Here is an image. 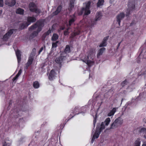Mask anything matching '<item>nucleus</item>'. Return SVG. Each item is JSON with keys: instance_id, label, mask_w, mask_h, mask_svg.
I'll return each mask as SVG.
<instances>
[{"instance_id": "nucleus-1", "label": "nucleus", "mask_w": 146, "mask_h": 146, "mask_svg": "<svg viewBox=\"0 0 146 146\" xmlns=\"http://www.w3.org/2000/svg\"><path fill=\"white\" fill-rule=\"evenodd\" d=\"M44 25L43 21H38L35 25L32 26L29 29V30H36V31H35L31 33L30 36V38L32 39L36 36L38 33L41 30L42 28Z\"/></svg>"}, {"instance_id": "nucleus-2", "label": "nucleus", "mask_w": 146, "mask_h": 146, "mask_svg": "<svg viewBox=\"0 0 146 146\" xmlns=\"http://www.w3.org/2000/svg\"><path fill=\"white\" fill-rule=\"evenodd\" d=\"M123 120L120 117H119L116 119L114 122L111 124L110 129H114L120 126L123 123Z\"/></svg>"}, {"instance_id": "nucleus-3", "label": "nucleus", "mask_w": 146, "mask_h": 146, "mask_svg": "<svg viewBox=\"0 0 146 146\" xmlns=\"http://www.w3.org/2000/svg\"><path fill=\"white\" fill-rule=\"evenodd\" d=\"M90 2H88L85 3L84 4V7L82 9L81 12L82 13H84L85 15H88L90 14V11L89 9Z\"/></svg>"}, {"instance_id": "nucleus-4", "label": "nucleus", "mask_w": 146, "mask_h": 146, "mask_svg": "<svg viewBox=\"0 0 146 146\" xmlns=\"http://www.w3.org/2000/svg\"><path fill=\"white\" fill-rule=\"evenodd\" d=\"M36 18L34 17H29L27 18V22L25 24H23L21 26V29H23L25 27H27L31 23L35 22L36 21Z\"/></svg>"}, {"instance_id": "nucleus-5", "label": "nucleus", "mask_w": 146, "mask_h": 146, "mask_svg": "<svg viewBox=\"0 0 146 146\" xmlns=\"http://www.w3.org/2000/svg\"><path fill=\"white\" fill-rule=\"evenodd\" d=\"M65 58L66 55H63V54H61L60 56L56 58L55 62L60 67L61 63L63 62V60L65 59Z\"/></svg>"}, {"instance_id": "nucleus-6", "label": "nucleus", "mask_w": 146, "mask_h": 146, "mask_svg": "<svg viewBox=\"0 0 146 146\" xmlns=\"http://www.w3.org/2000/svg\"><path fill=\"white\" fill-rule=\"evenodd\" d=\"M125 17V14L124 13L121 12L117 16V21L118 22L119 26L120 25L121 21Z\"/></svg>"}, {"instance_id": "nucleus-7", "label": "nucleus", "mask_w": 146, "mask_h": 146, "mask_svg": "<svg viewBox=\"0 0 146 146\" xmlns=\"http://www.w3.org/2000/svg\"><path fill=\"white\" fill-rule=\"evenodd\" d=\"M128 8L127 10L126 15H128L130 12V10H131L133 9L135 7V4L133 2H129L128 4Z\"/></svg>"}, {"instance_id": "nucleus-8", "label": "nucleus", "mask_w": 146, "mask_h": 146, "mask_svg": "<svg viewBox=\"0 0 146 146\" xmlns=\"http://www.w3.org/2000/svg\"><path fill=\"white\" fill-rule=\"evenodd\" d=\"M14 29H10L4 35L3 38L4 40H7L13 33Z\"/></svg>"}, {"instance_id": "nucleus-9", "label": "nucleus", "mask_w": 146, "mask_h": 146, "mask_svg": "<svg viewBox=\"0 0 146 146\" xmlns=\"http://www.w3.org/2000/svg\"><path fill=\"white\" fill-rule=\"evenodd\" d=\"M16 3L15 0H6L5 4L9 6L12 7L14 6Z\"/></svg>"}, {"instance_id": "nucleus-10", "label": "nucleus", "mask_w": 146, "mask_h": 146, "mask_svg": "<svg viewBox=\"0 0 146 146\" xmlns=\"http://www.w3.org/2000/svg\"><path fill=\"white\" fill-rule=\"evenodd\" d=\"M36 7V6L35 4L33 2L31 3L29 5V8L30 11L31 12H34L35 9Z\"/></svg>"}, {"instance_id": "nucleus-11", "label": "nucleus", "mask_w": 146, "mask_h": 146, "mask_svg": "<svg viewBox=\"0 0 146 146\" xmlns=\"http://www.w3.org/2000/svg\"><path fill=\"white\" fill-rule=\"evenodd\" d=\"M56 73L54 70L53 69L51 70L49 76V79L50 80H53V78L55 77Z\"/></svg>"}, {"instance_id": "nucleus-12", "label": "nucleus", "mask_w": 146, "mask_h": 146, "mask_svg": "<svg viewBox=\"0 0 146 146\" xmlns=\"http://www.w3.org/2000/svg\"><path fill=\"white\" fill-rule=\"evenodd\" d=\"M21 52L19 50H17L16 51V54L18 62L19 63L21 60Z\"/></svg>"}, {"instance_id": "nucleus-13", "label": "nucleus", "mask_w": 146, "mask_h": 146, "mask_svg": "<svg viewBox=\"0 0 146 146\" xmlns=\"http://www.w3.org/2000/svg\"><path fill=\"white\" fill-rule=\"evenodd\" d=\"M101 132L99 131L98 129H97L94 134V135L92 141L95 138H97L98 137Z\"/></svg>"}, {"instance_id": "nucleus-14", "label": "nucleus", "mask_w": 146, "mask_h": 146, "mask_svg": "<svg viewBox=\"0 0 146 146\" xmlns=\"http://www.w3.org/2000/svg\"><path fill=\"white\" fill-rule=\"evenodd\" d=\"M70 52V48L68 45L66 46L64 49V52H62L61 54H63V55H66V54L69 53Z\"/></svg>"}, {"instance_id": "nucleus-15", "label": "nucleus", "mask_w": 146, "mask_h": 146, "mask_svg": "<svg viewBox=\"0 0 146 146\" xmlns=\"http://www.w3.org/2000/svg\"><path fill=\"white\" fill-rule=\"evenodd\" d=\"M62 7L61 5H59L57 8L56 10L53 13V16L57 15L61 11Z\"/></svg>"}, {"instance_id": "nucleus-16", "label": "nucleus", "mask_w": 146, "mask_h": 146, "mask_svg": "<svg viewBox=\"0 0 146 146\" xmlns=\"http://www.w3.org/2000/svg\"><path fill=\"white\" fill-rule=\"evenodd\" d=\"M33 58L32 57H30L29 58L28 62L27 63L25 67V69H27L28 67L33 62Z\"/></svg>"}, {"instance_id": "nucleus-17", "label": "nucleus", "mask_w": 146, "mask_h": 146, "mask_svg": "<svg viewBox=\"0 0 146 146\" xmlns=\"http://www.w3.org/2000/svg\"><path fill=\"white\" fill-rule=\"evenodd\" d=\"M108 39V38L106 37L104 38V39L103 40L99 45V47H102L106 46L107 45L106 41Z\"/></svg>"}, {"instance_id": "nucleus-18", "label": "nucleus", "mask_w": 146, "mask_h": 146, "mask_svg": "<svg viewBox=\"0 0 146 146\" xmlns=\"http://www.w3.org/2000/svg\"><path fill=\"white\" fill-rule=\"evenodd\" d=\"M82 61L83 62H85L89 66H91L93 65L94 63V62L93 61L88 59L86 60L85 59L84 60H82Z\"/></svg>"}, {"instance_id": "nucleus-19", "label": "nucleus", "mask_w": 146, "mask_h": 146, "mask_svg": "<svg viewBox=\"0 0 146 146\" xmlns=\"http://www.w3.org/2000/svg\"><path fill=\"white\" fill-rule=\"evenodd\" d=\"M102 16V15L101 13L99 12L96 14L95 20L98 21L100 20Z\"/></svg>"}, {"instance_id": "nucleus-20", "label": "nucleus", "mask_w": 146, "mask_h": 146, "mask_svg": "<svg viewBox=\"0 0 146 146\" xmlns=\"http://www.w3.org/2000/svg\"><path fill=\"white\" fill-rule=\"evenodd\" d=\"M105 50V48H102L99 49L98 52L97 54V56L98 57L102 55Z\"/></svg>"}, {"instance_id": "nucleus-21", "label": "nucleus", "mask_w": 146, "mask_h": 146, "mask_svg": "<svg viewBox=\"0 0 146 146\" xmlns=\"http://www.w3.org/2000/svg\"><path fill=\"white\" fill-rule=\"evenodd\" d=\"M24 10L20 8L17 9L16 11V12L17 13L20 15H23L24 13Z\"/></svg>"}, {"instance_id": "nucleus-22", "label": "nucleus", "mask_w": 146, "mask_h": 146, "mask_svg": "<svg viewBox=\"0 0 146 146\" xmlns=\"http://www.w3.org/2000/svg\"><path fill=\"white\" fill-rule=\"evenodd\" d=\"M58 38V35L56 34H53L52 36L51 40L53 41H55Z\"/></svg>"}, {"instance_id": "nucleus-23", "label": "nucleus", "mask_w": 146, "mask_h": 146, "mask_svg": "<svg viewBox=\"0 0 146 146\" xmlns=\"http://www.w3.org/2000/svg\"><path fill=\"white\" fill-rule=\"evenodd\" d=\"M105 128V127L104 124V122H102L101 124L100 128H97V129H98L99 131L101 132L103 129H104Z\"/></svg>"}, {"instance_id": "nucleus-24", "label": "nucleus", "mask_w": 146, "mask_h": 146, "mask_svg": "<svg viewBox=\"0 0 146 146\" xmlns=\"http://www.w3.org/2000/svg\"><path fill=\"white\" fill-rule=\"evenodd\" d=\"M116 111V109L115 108H113L112 110L110 111V112L108 114V116H111L113 115L115 112Z\"/></svg>"}, {"instance_id": "nucleus-25", "label": "nucleus", "mask_w": 146, "mask_h": 146, "mask_svg": "<svg viewBox=\"0 0 146 146\" xmlns=\"http://www.w3.org/2000/svg\"><path fill=\"white\" fill-rule=\"evenodd\" d=\"M110 121L111 120L110 118L108 117L106 119L104 122L105 125L108 126L109 125Z\"/></svg>"}, {"instance_id": "nucleus-26", "label": "nucleus", "mask_w": 146, "mask_h": 146, "mask_svg": "<svg viewBox=\"0 0 146 146\" xmlns=\"http://www.w3.org/2000/svg\"><path fill=\"white\" fill-rule=\"evenodd\" d=\"M33 86L35 88H38L39 87V84L37 81L35 82L33 84Z\"/></svg>"}, {"instance_id": "nucleus-27", "label": "nucleus", "mask_w": 146, "mask_h": 146, "mask_svg": "<svg viewBox=\"0 0 146 146\" xmlns=\"http://www.w3.org/2000/svg\"><path fill=\"white\" fill-rule=\"evenodd\" d=\"M104 3V0H98V2L97 3V6L100 7Z\"/></svg>"}, {"instance_id": "nucleus-28", "label": "nucleus", "mask_w": 146, "mask_h": 146, "mask_svg": "<svg viewBox=\"0 0 146 146\" xmlns=\"http://www.w3.org/2000/svg\"><path fill=\"white\" fill-rule=\"evenodd\" d=\"M58 41H56L55 42L52 43V49L53 50L54 48H56L57 46V44L58 43Z\"/></svg>"}, {"instance_id": "nucleus-29", "label": "nucleus", "mask_w": 146, "mask_h": 146, "mask_svg": "<svg viewBox=\"0 0 146 146\" xmlns=\"http://www.w3.org/2000/svg\"><path fill=\"white\" fill-rule=\"evenodd\" d=\"M11 143V142L8 140H6L3 143V146H9Z\"/></svg>"}, {"instance_id": "nucleus-30", "label": "nucleus", "mask_w": 146, "mask_h": 146, "mask_svg": "<svg viewBox=\"0 0 146 146\" xmlns=\"http://www.w3.org/2000/svg\"><path fill=\"white\" fill-rule=\"evenodd\" d=\"M95 54L93 52L91 51L88 54V55L87 56V58L89 59V58H91V56H92L91 57L92 58V57L94 56Z\"/></svg>"}, {"instance_id": "nucleus-31", "label": "nucleus", "mask_w": 146, "mask_h": 146, "mask_svg": "<svg viewBox=\"0 0 146 146\" xmlns=\"http://www.w3.org/2000/svg\"><path fill=\"white\" fill-rule=\"evenodd\" d=\"M35 12L36 14H39L41 12V11L38 9L37 7L34 10V12Z\"/></svg>"}, {"instance_id": "nucleus-32", "label": "nucleus", "mask_w": 146, "mask_h": 146, "mask_svg": "<svg viewBox=\"0 0 146 146\" xmlns=\"http://www.w3.org/2000/svg\"><path fill=\"white\" fill-rule=\"evenodd\" d=\"M72 4V0L70 1V5L69 6L68 8V9H69L70 10H72L73 8V5Z\"/></svg>"}, {"instance_id": "nucleus-33", "label": "nucleus", "mask_w": 146, "mask_h": 146, "mask_svg": "<svg viewBox=\"0 0 146 146\" xmlns=\"http://www.w3.org/2000/svg\"><path fill=\"white\" fill-rule=\"evenodd\" d=\"M140 142L138 141H137L135 142V146H140Z\"/></svg>"}, {"instance_id": "nucleus-34", "label": "nucleus", "mask_w": 146, "mask_h": 146, "mask_svg": "<svg viewBox=\"0 0 146 146\" xmlns=\"http://www.w3.org/2000/svg\"><path fill=\"white\" fill-rule=\"evenodd\" d=\"M45 46H44V47H42L41 48H40V50H39V51L38 52V54H40V53H41V52H42V51L43 50L44 48H45Z\"/></svg>"}, {"instance_id": "nucleus-35", "label": "nucleus", "mask_w": 146, "mask_h": 146, "mask_svg": "<svg viewBox=\"0 0 146 146\" xmlns=\"http://www.w3.org/2000/svg\"><path fill=\"white\" fill-rule=\"evenodd\" d=\"M3 5V0H0V7H2Z\"/></svg>"}, {"instance_id": "nucleus-36", "label": "nucleus", "mask_w": 146, "mask_h": 146, "mask_svg": "<svg viewBox=\"0 0 146 146\" xmlns=\"http://www.w3.org/2000/svg\"><path fill=\"white\" fill-rule=\"evenodd\" d=\"M22 73V70L20 69V70L19 71L18 73L16 75H17L19 77V76L21 74V73Z\"/></svg>"}, {"instance_id": "nucleus-37", "label": "nucleus", "mask_w": 146, "mask_h": 146, "mask_svg": "<svg viewBox=\"0 0 146 146\" xmlns=\"http://www.w3.org/2000/svg\"><path fill=\"white\" fill-rule=\"evenodd\" d=\"M73 22V19H71L69 21V25H70L72 24V23Z\"/></svg>"}, {"instance_id": "nucleus-38", "label": "nucleus", "mask_w": 146, "mask_h": 146, "mask_svg": "<svg viewBox=\"0 0 146 146\" xmlns=\"http://www.w3.org/2000/svg\"><path fill=\"white\" fill-rule=\"evenodd\" d=\"M69 29V28H68V29H67V30L66 31H65L64 32V34L65 35H67V34H68V30Z\"/></svg>"}, {"instance_id": "nucleus-39", "label": "nucleus", "mask_w": 146, "mask_h": 146, "mask_svg": "<svg viewBox=\"0 0 146 146\" xmlns=\"http://www.w3.org/2000/svg\"><path fill=\"white\" fill-rule=\"evenodd\" d=\"M18 77H19L17 75H16V76L13 78V81H15L18 78Z\"/></svg>"}, {"instance_id": "nucleus-40", "label": "nucleus", "mask_w": 146, "mask_h": 146, "mask_svg": "<svg viewBox=\"0 0 146 146\" xmlns=\"http://www.w3.org/2000/svg\"><path fill=\"white\" fill-rule=\"evenodd\" d=\"M33 52L34 53H35L36 52V49L35 48H34L32 50Z\"/></svg>"}, {"instance_id": "nucleus-41", "label": "nucleus", "mask_w": 146, "mask_h": 146, "mask_svg": "<svg viewBox=\"0 0 146 146\" xmlns=\"http://www.w3.org/2000/svg\"><path fill=\"white\" fill-rule=\"evenodd\" d=\"M50 33V31H48L47 32H46V34L47 35H48L49 33Z\"/></svg>"}, {"instance_id": "nucleus-42", "label": "nucleus", "mask_w": 146, "mask_h": 146, "mask_svg": "<svg viewBox=\"0 0 146 146\" xmlns=\"http://www.w3.org/2000/svg\"><path fill=\"white\" fill-rule=\"evenodd\" d=\"M2 13V10H0V16H1Z\"/></svg>"}, {"instance_id": "nucleus-43", "label": "nucleus", "mask_w": 146, "mask_h": 146, "mask_svg": "<svg viewBox=\"0 0 146 146\" xmlns=\"http://www.w3.org/2000/svg\"><path fill=\"white\" fill-rule=\"evenodd\" d=\"M78 34H79V33H74V35H78Z\"/></svg>"}, {"instance_id": "nucleus-44", "label": "nucleus", "mask_w": 146, "mask_h": 146, "mask_svg": "<svg viewBox=\"0 0 146 146\" xmlns=\"http://www.w3.org/2000/svg\"><path fill=\"white\" fill-rule=\"evenodd\" d=\"M142 146H146V143H144L142 145Z\"/></svg>"}, {"instance_id": "nucleus-45", "label": "nucleus", "mask_w": 146, "mask_h": 146, "mask_svg": "<svg viewBox=\"0 0 146 146\" xmlns=\"http://www.w3.org/2000/svg\"><path fill=\"white\" fill-rule=\"evenodd\" d=\"M96 123V119H94V125H95V124Z\"/></svg>"}, {"instance_id": "nucleus-46", "label": "nucleus", "mask_w": 146, "mask_h": 146, "mask_svg": "<svg viewBox=\"0 0 146 146\" xmlns=\"http://www.w3.org/2000/svg\"><path fill=\"white\" fill-rule=\"evenodd\" d=\"M64 29V28H62L61 29H62V30H63Z\"/></svg>"}]
</instances>
